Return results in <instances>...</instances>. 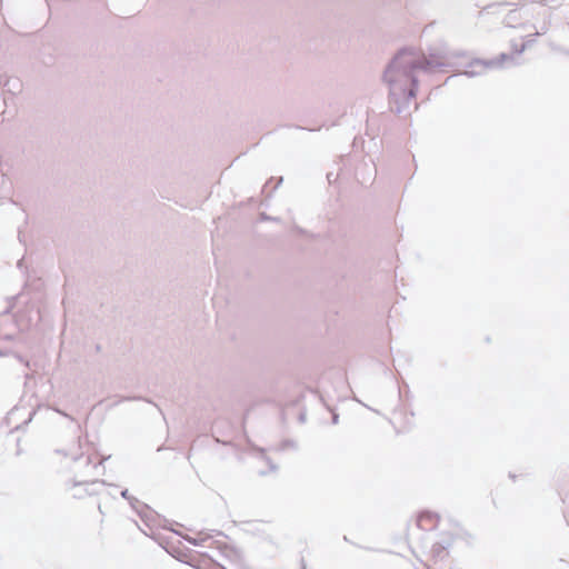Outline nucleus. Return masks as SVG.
<instances>
[{"mask_svg": "<svg viewBox=\"0 0 569 569\" xmlns=\"http://www.w3.org/2000/svg\"><path fill=\"white\" fill-rule=\"evenodd\" d=\"M439 517L432 512H421L417 518V526L425 531L433 530L438 527Z\"/></svg>", "mask_w": 569, "mask_h": 569, "instance_id": "f257e3e1", "label": "nucleus"}]
</instances>
